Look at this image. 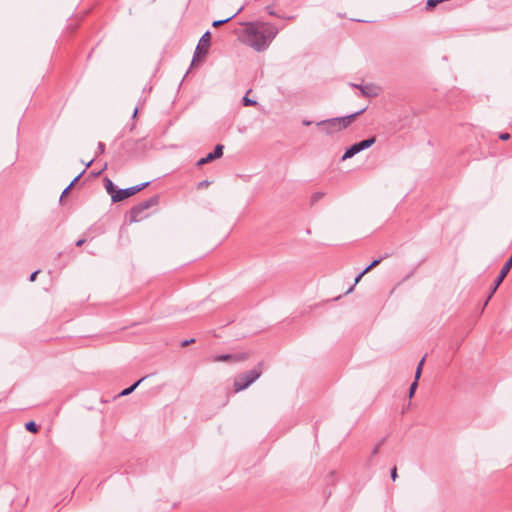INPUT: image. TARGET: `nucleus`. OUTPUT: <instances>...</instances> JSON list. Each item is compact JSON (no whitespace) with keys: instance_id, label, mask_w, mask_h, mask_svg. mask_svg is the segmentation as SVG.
Segmentation results:
<instances>
[{"instance_id":"nucleus-26","label":"nucleus","mask_w":512,"mask_h":512,"mask_svg":"<svg viewBox=\"0 0 512 512\" xmlns=\"http://www.w3.org/2000/svg\"><path fill=\"white\" fill-rule=\"evenodd\" d=\"M210 162L211 161L209 159H207V157L205 156V157H203V158H201V159H199L197 161V166H203V165L208 164Z\"/></svg>"},{"instance_id":"nucleus-24","label":"nucleus","mask_w":512,"mask_h":512,"mask_svg":"<svg viewBox=\"0 0 512 512\" xmlns=\"http://www.w3.org/2000/svg\"><path fill=\"white\" fill-rule=\"evenodd\" d=\"M105 144L103 142H98L97 144V155L96 157L99 155V154H103L105 152Z\"/></svg>"},{"instance_id":"nucleus-39","label":"nucleus","mask_w":512,"mask_h":512,"mask_svg":"<svg viewBox=\"0 0 512 512\" xmlns=\"http://www.w3.org/2000/svg\"><path fill=\"white\" fill-rule=\"evenodd\" d=\"M353 88H356V89H359L361 91V87H363L364 85H361V84H351Z\"/></svg>"},{"instance_id":"nucleus-31","label":"nucleus","mask_w":512,"mask_h":512,"mask_svg":"<svg viewBox=\"0 0 512 512\" xmlns=\"http://www.w3.org/2000/svg\"><path fill=\"white\" fill-rule=\"evenodd\" d=\"M40 270H36L34 272H32L29 276V281L30 282H34L37 278V275L39 274Z\"/></svg>"},{"instance_id":"nucleus-37","label":"nucleus","mask_w":512,"mask_h":512,"mask_svg":"<svg viewBox=\"0 0 512 512\" xmlns=\"http://www.w3.org/2000/svg\"><path fill=\"white\" fill-rule=\"evenodd\" d=\"M94 160H95V158H92L89 162H86V163H85V170H86L87 168H89V167L92 165V163L94 162Z\"/></svg>"},{"instance_id":"nucleus-12","label":"nucleus","mask_w":512,"mask_h":512,"mask_svg":"<svg viewBox=\"0 0 512 512\" xmlns=\"http://www.w3.org/2000/svg\"><path fill=\"white\" fill-rule=\"evenodd\" d=\"M223 150H224V145L222 144H217L215 147H214V150L210 153H208L206 155L207 159H209L211 162L216 160V159H219L222 157L223 155Z\"/></svg>"},{"instance_id":"nucleus-32","label":"nucleus","mask_w":512,"mask_h":512,"mask_svg":"<svg viewBox=\"0 0 512 512\" xmlns=\"http://www.w3.org/2000/svg\"><path fill=\"white\" fill-rule=\"evenodd\" d=\"M106 168H107V163H105V164H104L103 169H101L100 171H97V172H96V171H92V172H91V175H92V176H94V177H97V176H99V175H100V174H101V173H102Z\"/></svg>"},{"instance_id":"nucleus-27","label":"nucleus","mask_w":512,"mask_h":512,"mask_svg":"<svg viewBox=\"0 0 512 512\" xmlns=\"http://www.w3.org/2000/svg\"><path fill=\"white\" fill-rule=\"evenodd\" d=\"M390 476H391V479H392L393 481H395V480H396V478L398 477V474H397V467H396V466H394V467L391 469V471H390Z\"/></svg>"},{"instance_id":"nucleus-5","label":"nucleus","mask_w":512,"mask_h":512,"mask_svg":"<svg viewBox=\"0 0 512 512\" xmlns=\"http://www.w3.org/2000/svg\"><path fill=\"white\" fill-rule=\"evenodd\" d=\"M375 142H376V137L372 136V137L363 139L357 143L352 144L351 146L346 148L344 154L341 157V160L345 161L349 158H352L353 156L360 153L361 151L370 148Z\"/></svg>"},{"instance_id":"nucleus-4","label":"nucleus","mask_w":512,"mask_h":512,"mask_svg":"<svg viewBox=\"0 0 512 512\" xmlns=\"http://www.w3.org/2000/svg\"><path fill=\"white\" fill-rule=\"evenodd\" d=\"M159 202L160 196L156 194L134 205L129 211L130 222H139L148 217V214H146L145 211L151 207L157 206Z\"/></svg>"},{"instance_id":"nucleus-3","label":"nucleus","mask_w":512,"mask_h":512,"mask_svg":"<svg viewBox=\"0 0 512 512\" xmlns=\"http://www.w3.org/2000/svg\"><path fill=\"white\" fill-rule=\"evenodd\" d=\"M264 363L259 362L253 369L238 374L233 383L234 392L238 393L247 389L253 384L263 373Z\"/></svg>"},{"instance_id":"nucleus-11","label":"nucleus","mask_w":512,"mask_h":512,"mask_svg":"<svg viewBox=\"0 0 512 512\" xmlns=\"http://www.w3.org/2000/svg\"><path fill=\"white\" fill-rule=\"evenodd\" d=\"M103 184L106 189V192L111 196V199L113 200V195L117 194L118 192L117 186L108 177H105L103 179Z\"/></svg>"},{"instance_id":"nucleus-17","label":"nucleus","mask_w":512,"mask_h":512,"mask_svg":"<svg viewBox=\"0 0 512 512\" xmlns=\"http://www.w3.org/2000/svg\"><path fill=\"white\" fill-rule=\"evenodd\" d=\"M24 426L28 432L35 434L39 431V425L33 420L26 422Z\"/></svg>"},{"instance_id":"nucleus-14","label":"nucleus","mask_w":512,"mask_h":512,"mask_svg":"<svg viewBox=\"0 0 512 512\" xmlns=\"http://www.w3.org/2000/svg\"><path fill=\"white\" fill-rule=\"evenodd\" d=\"M242 11V7L239 8L234 14L230 15L229 17H227L226 19H222V20H214L212 22V26L214 28H218L226 23H228L229 21H231L234 17H236L240 12Z\"/></svg>"},{"instance_id":"nucleus-29","label":"nucleus","mask_w":512,"mask_h":512,"mask_svg":"<svg viewBox=\"0 0 512 512\" xmlns=\"http://www.w3.org/2000/svg\"><path fill=\"white\" fill-rule=\"evenodd\" d=\"M85 173V169L82 170L70 183L72 185H76L79 179L82 177V175Z\"/></svg>"},{"instance_id":"nucleus-28","label":"nucleus","mask_w":512,"mask_h":512,"mask_svg":"<svg viewBox=\"0 0 512 512\" xmlns=\"http://www.w3.org/2000/svg\"><path fill=\"white\" fill-rule=\"evenodd\" d=\"M510 137H511L510 134L507 132H503V133L499 134V139L502 141H507L510 139Z\"/></svg>"},{"instance_id":"nucleus-10","label":"nucleus","mask_w":512,"mask_h":512,"mask_svg":"<svg viewBox=\"0 0 512 512\" xmlns=\"http://www.w3.org/2000/svg\"><path fill=\"white\" fill-rule=\"evenodd\" d=\"M139 141L134 139H127L122 143V149L124 150V155L129 157L135 155L136 147L138 146Z\"/></svg>"},{"instance_id":"nucleus-8","label":"nucleus","mask_w":512,"mask_h":512,"mask_svg":"<svg viewBox=\"0 0 512 512\" xmlns=\"http://www.w3.org/2000/svg\"><path fill=\"white\" fill-rule=\"evenodd\" d=\"M149 184L150 182H144L129 188L118 189L117 194L113 195V203L124 201L125 199L145 189Z\"/></svg>"},{"instance_id":"nucleus-6","label":"nucleus","mask_w":512,"mask_h":512,"mask_svg":"<svg viewBox=\"0 0 512 512\" xmlns=\"http://www.w3.org/2000/svg\"><path fill=\"white\" fill-rule=\"evenodd\" d=\"M210 43H211V32L210 31H206L200 38L197 46H196V49L194 51V55H193V58H192V65L197 62V61H200L201 59H203L207 54H208V51H209V48H210Z\"/></svg>"},{"instance_id":"nucleus-16","label":"nucleus","mask_w":512,"mask_h":512,"mask_svg":"<svg viewBox=\"0 0 512 512\" xmlns=\"http://www.w3.org/2000/svg\"><path fill=\"white\" fill-rule=\"evenodd\" d=\"M387 257H389V254L386 253L384 254L383 256H380L379 258L377 259H374L366 268L363 269V273H368L369 271H371L373 268H375L376 266H378L384 259H386Z\"/></svg>"},{"instance_id":"nucleus-21","label":"nucleus","mask_w":512,"mask_h":512,"mask_svg":"<svg viewBox=\"0 0 512 512\" xmlns=\"http://www.w3.org/2000/svg\"><path fill=\"white\" fill-rule=\"evenodd\" d=\"M417 387H418V382L416 381H413L409 387V391H408V397L409 398H412L417 390Z\"/></svg>"},{"instance_id":"nucleus-41","label":"nucleus","mask_w":512,"mask_h":512,"mask_svg":"<svg viewBox=\"0 0 512 512\" xmlns=\"http://www.w3.org/2000/svg\"><path fill=\"white\" fill-rule=\"evenodd\" d=\"M75 185H72L71 183L66 187V189L70 192V190L74 187Z\"/></svg>"},{"instance_id":"nucleus-33","label":"nucleus","mask_w":512,"mask_h":512,"mask_svg":"<svg viewBox=\"0 0 512 512\" xmlns=\"http://www.w3.org/2000/svg\"><path fill=\"white\" fill-rule=\"evenodd\" d=\"M421 374H422V370L421 369H418L416 367V371H415V380L416 382H418L419 378L421 377Z\"/></svg>"},{"instance_id":"nucleus-1","label":"nucleus","mask_w":512,"mask_h":512,"mask_svg":"<svg viewBox=\"0 0 512 512\" xmlns=\"http://www.w3.org/2000/svg\"><path fill=\"white\" fill-rule=\"evenodd\" d=\"M244 25L245 29L241 40L244 44L257 52L266 50L271 41L278 34V29L269 23L256 24L248 22Z\"/></svg>"},{"instance_id":"nucleus-13","label":"nucleus","mask_w":512,"mask_h":512,"mask_svg":"<svg viewBox=\"0 0 512 512\" xmlns=\"http://www.w3.org/2000/svg\"><path fill=\"white\" fill-rule=\"evenodd\" d=\"M361 94L365 97H376L378 95L376 87L371 84L361 87Z\"/></svg>"},{"instance_id":"nucleus-42","label":"nucleus","mask_w":512,"mask_h":512,"mask_svg":"<svg viewBox=\"0 0 512 512\" xmlns=\"http://www.w3.org/2000/svg\"><path fill=\"white\" fill-rule=\"evenodd\" d=\"M137 113H138V108H135V110H134V112H133V117H134V118L136 117Z\"/></svg>"},{"instance_id":"nucleus-40","label":"nucleus","mask_w":512,"mask_h":512,"mask_svg":"<svg viewBox=\"0 0 512 512\" xmlns=\"http://www.w3.org/2000/svg\"><path fill=\"white\" fill-rule=\"evenodd\" d=\"M75 185H72L71 183L66 187V189L70 192V190L74 187Z\"/></svg>"},{"instance_id":"nucleus-35","label":"nucleus","mask_w":512,"mask_h":512,"mask_svg":"<svg viewBox=\"0 0 512 512\" xmlns=\"http://www.w3.org/2000/svg\"><path fill=\"white\" fill-rule=\"evenodd\" d=\"M425 358H426V355L422 357V359L419 361L418 365H417V368L418 369H423V365H424V362H425Z\"/></svg>"},{"instance_id":"nucleus-23","label":"nucleus","mask_w":512,"mask_h":512,"mask_svg":"<svg viewBox=\"0 0 512 512\" xmlns=\"http://www.w3.org/2000/svg\"><path fill=\"white\" fill-rule=\"evenodd\" d=\"M386 438H383L372 450L371 455L376 456L379 453L380 447L385 442Z\"/></svg>"},{"instance_id":"nucleus-7","label":"nucleus","mask_w":512,"mask_h":512,"mask_svg":"<svg viewBox=\"0 0 512 512\" xmlns=\"http://www.w3.org/2000/svg\"><path fill=\"white\" fill-rule=\"evenodd\" d=\"M512 268V254L510 255V257L506 260V262L504 263V265L502 266L498 276L496 277V279L494 280L491 288H490V292H489V295L486 299V301L484 302V306H486L489 302V300L492 298V296L494 295V293L497 291L498 287L501 285V283L503 282V280L506 278V276L508 275V273L510 272Z\"/></svg>"},{"instance_id":"nucleus-36","label":"nucleus","mask_w":512,"mask_h":512,"mask_svg":"<svg viewBox=\"0 0 512 512\" xmlns=\"http://www.w3.org/2000/svg\"><path fill=\"white\" fill-rule=\"evenodd\" d=\"M69 194V191L65 188L60 196V201Z\"/></svg>"},{"instance_id":"nucleus-18","label":"nucleus","mask_w":512,"mask_h":512,"mask_svg":"<svg viewBox=\"0 0 512 512\" xmlns=\"http://www.w3.org/2000/svg\"><path fill=\"white\" fill-rule=\"evenodd\" d=\"M250 92H251V90H248L246 95L242 99V104L245 107H253V106H256L258 104V102L256 100L248 98V94Z\"/></svg>"},{"instance_id":"nucleus-25","label":"nucleus","mask_w":512,"mask_h":512,"mask_svg":"<svg viewBox=\"0 0 512 512\" xmlns=\"http://www.w3.org/2000/svg\"><path fill=\"white\" fill-rule=\"evenodd\" d=\"M210 184H211V182H210V181H208V180H203V181H201V182H199V183L197 184V188H198V189H204V188H207Z\"/></svg>"},{"instance_id":"nucleus-30","label":"nucleus","mask_w":512,"mask_h":512,"mask_svg":"<svg viewBox=\"0 0 512 512\" xmlns=\"http://www.w3.org/2000/svg\"><path fill=\"white\" fill-rule=\"evenodd\" d=\"M194 342H195L194 338L183 340L181 342V347H186V346H188V345H190V344H192Z\"/></svg>"},{"instance_id":"nucleus-2","label":"nucleus","mask_w":512,"mask_h":512,"mask_svg":"<svg viewBox=\"0 0 512 512\" xmlns=\"http://www.w3.org/2000/svg\"><path fill=\"white\" fill-rule=\"evenodd\" d=\"M364 111L365 108L360 109L359 111H356L347 116L321 120L317 122L316 125L327 135H332L336 132L346 129L354 121V119L357 116L361 115Z\"/></svg>"},{"instance_id":"nucleus-34","label":"nucleus","mask_w":512,"mask_h":512,"mask_svg":"<svg viewBox=\"0 0 512 512\" xmlns=\"http://www.w3.org/2000/svg\"><path fill=\"white\" fill-rule=\"evenodd\" d=\"M85 242H86V239H85V238H81V239H78V240L76 241L75 245H76L77 247H81V246H83V244H84Z\"/></svg>"},{"instance_id":"nucleus-20","label":"nucleus","mask_w":512,"mask_h":512,"mask_svg":"<svg viewBox=\"0 0 512 512\" xmlns=\"http://www.w3.org/2000/svg\"><path fill=\"white\" fill-rule=\"evenodd\" d=\"M365 274L366 273H363V270L360 273H358L357 276L355 277L353 285L348 288V290L345 292V294H350L354 290V287L356 286V284L360 282V280L362 279V277Z\"/></svg>"},{"instance_id":"nucleus-19","label":"nucleus","mask_w":512,"mask_h":512,"mask_svg":"<svg viewBox=\"0 0 512 512\" xmlns=\"http://www.w3.org/2000/svg\"><path fill=\"white\" fill-rule=\"evenodd\" d=\"M325 193L318 191L314 192L310 197V205H315L319 200H321L324 197Z\"/></svg>"},{"instance_id":"nucleus-9","label":"nucleus","mask_w":512,"mask_h":512,"mask_svg":"<svg viewBox=\"0 0 512 512\" xmlns=\"http://www.w3.org/2000/svg\"><path fill=\"white\" fill-rule=\"evenodd\" d=\"M250 357L248 352L234 353V354H219L213 357L214 362H230L238 363L247 360Z\"/></svg>"},{"instance_id":"nucleus-22","label":"nucleus","mask_w":512,"mask_h":512,"mask_svg":"<svg viewBox=\"0 0 512 512\" xmlns=\"http://www.w3.org/2000/svg\"><path fill=\"white\" fill-rule=\"evenodd\" d=\"M265 10L267 11V13L270 15V16H274V17H278V18H284V16L278 14L274 8L270 5L266 6L265 7Z\"/></svg>"},{"instance_id":"nucleus-15","label":"nucleus","mask_w":512,"mask_h":512,"mask_svg":"<svg viewBox=\"0 0 512 512\" xmlns=\"http://www.w3.org/2000/svg\"><path fill=\"white\" fill-rule=\"evenodd\" d=\"M146 377H142L141 379L137 380L135 383H133L131 386L123 389L119 394H118V397H122V396H127L129 394H131L137 387L138 385L145 379Z\"/></svg>"},{"instance_id":"nucleus-38","label":"nucleus","mask_w":512,"mask_h":512,"mask_svg":"<svg viewBox=\"0 0 512 512\" xmlns=\"http://www.w3.org/2000/svg\"><path fill=\"white\" fill-rule=\"evenodd\" d=\"M302 124H303L304 126H310V125L312 124V122H311V121H309V120L304 119V120L302 121Z\"/></svg>"}]
</instances>
